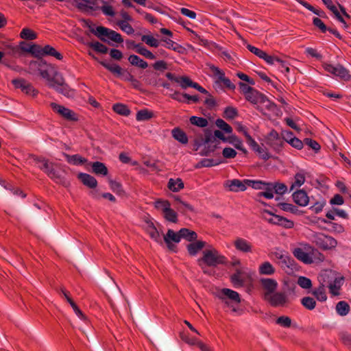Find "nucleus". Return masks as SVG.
Returning <instances> with one entry per match:
<instances>
[{
    "instance_id": "obj_30",
    "label": "nucleus",
    "mask_w": 351,
    "mask_h": 351,
    "mask_svg": "<svg viewBox=\"0 0 351 351\" xmlns=\"http://www.w3.org/2000/svg\"><path fill=\"white\" fill-rule=\"evenodd\" d=\"M243 271L240 269H237L235 272L231 275L230 280L234 287H241L244 285V279L241 277Z\"/></svg>"
},
{
    "instance_id": "obj_28",
    "label": "nucleus",
    "mask_w": 351,
    "mask_h": 351,
    "mask_svg": "<svg viewBox=\"0 0 351 351\" xmlns=\"http://www.w3.org/2000/svg\"><path fill=\"white\" fill-rule=\"evenodd\" d=\"M230 184L228 187L230 191L234 192L244 191L247 189V184L245 183V180L243 181L238 179H233L229 181Z\"/></svg>"
},
{
    "instance_id": "obj_22",
    "label": "nucleus",
    "mask_w": 351,
    "mask_h": 351,
    "mask_svg": "<svg viewBox=\"0 0 351 351\" xmlns=\"http://www.w3.org/2000/svg\"><path fill=\"white\" fill-rule=\"evenodd\" d=\"M234 245L238 251L244 253L252 252V244L243 238H237L234 242Z\"/></svg>"
},
{
    "instance_id": "obj_37",
    "label": "nucleus",
    "mask_w": 351,
    "mask_h": 351,
    "mask_svg": "<svg viewBox=\"0 0 351 351\" xmlns=\"http://www.w3.org/2000/svg\"><path fill=\"white\" fill-rule=\"evenodd\" d=\"M43 52L44 53V56H52L59 60L63 58V56L49 45L44 46V51Z\"/></svg>"
},
{
    "instance_id": "obj_3",
    "label": "nucleus",
    "mask_w": 351,
    "mask_h": 351,
    "mask_svg": "<svg viewBox=\"0 0 351 351\" xmlns=\"http://www.w3.org/2000/svg\"><path fill=\"white\" fill-rule=\"evenodd\" d=\"M101 65H102L105 69L111 72L112 74L116 75L117 77H121L122 80L131 82L135 77L133 75H132L130 72H128L126 69H122L117 64H110L106 61H99Z\"/></svg>"
},
{
    "instance_id": "obj_58",
    "label": "nucleus",
    "mask_w": 351,
    "mask_h": 351,
    "mask_svg": "<svg viewBox=\"0 0 351 351\" xmlns=\"http://www.w3.org/2000/svg\"><path fill=\"white\" fill-rule=\"evenodd\" d=\"M117 25L119 27V28L126 33L128 35H132L134 32V28L132 27L130 24L124 21H119L117 23Z\"/></svg>"
},
{
    "instance_id": "obj_4",
    "label": "nucleus",
    "mask_w": 351,
    "mask_h": 351,
    "mask_svg": "<svg viewBox=\"0 0 351 351\" xmlns=\"http://www.w3.org/2000/svg\"><path fill=\"white\" fill-rule=\"evenodd\" d=\"M313 239L316 245L324 250L335 248L337 245L335 239L322 233L315 234L313 236Z\"/></svg>"
},
{
    "instance_id": "obj_14",
    "label": "nucleus",
    "mask_w": 351,
    "mask_h": 351,
    "mask_svg": "<svg viewBox=\"0 0 351 351\" xmlns=\"http://www.w3.org/2000/svg\"><path fill=\"white\" fill-rule=\"evenodd\" d=\"M112 29L103 26H98L96 29H91V33L95 35L100 40L110 44L108 40L110 38Z\"/></svg>"
},
{
    "instance_id": "obj_26",
    "label": "nucleus",
    "mask_w": 351,
    "mask_h": 351,
    "mask_svg": "<svg viewBox=\"0 0 351 351\" xmlns=\"http://www.w3.org/2000/svg\"><path fill=\"white\" fill-rule=\"evenodd\" d=\"M146 223L147 225V231L150 237L157 243H162V239L160 233L157 228L155 227L154 223L151 220H147Z\"/></svg>"
},
{
    "instance_id": "obj_25",
    "label": "nucleus",
    "mask_w": 351,
    "mask_h": 351,
    "mask_svg": "<svg viewBox=\"0 0 351 351\" xmlns=\"http://www.w3.org/2000/svg\"><path fill=\"white\" fill-rule=\"evenodd\" d=\"M89 165L92 167V172L96 175L105 176L108 173V170L106 165L101 162H90Z\"/></svg>"
},
{
    "instance_id": "obj_10",
    "label": "nucleus",
    "mask_w": 351,
    "mask_h": 351,
    "mask_svg": "<svg viewBox=\"0 0 351 351\" xmlns=\"http://www.w3.org/2000/svg\"><path fill=\"white\" fill-rule=\"evenodd\" d=\"M50 106L55 112L59 114L61 117L68 121H76L78 120L75 113L73 110L53 102L51 103Z\"/></svg>"
},
{
    "instance_id": "obj_36",
    "label": "nucleus",
    "mask_w": 351,
    "mask_h": 351,
    "mask_svg": "<svg viewBox=\"0 0 351 351\" xmlns=\"http://www.w3.org/2000/svg\"><path fill=\"white\" fill-rule=\"evenodd\" d=\"M180 233L182 238L185 239L190 242L195 241L197 239V234L195 231L186 228H181L180 230Z\"/></svg>"
},
{
    "instance_id": "obj_7",
    "label": "nucleus",
    "mask_w": 351,
    "mask_h": 351,
    "mask_svg": "<svg viewBox=\"0 0 351 351\" xmlns=\"http://www.w3.org/2000/svg\"><path fill=\"white\" fill-rule=\"evenodd\" d=\"M101 2L104 4L102 6H87L86 4L82 3H78L77 4V8L80 10L82 11H96V10H101L102 12L106 16H114L115 15V12L113 10L112 6L107 5V3L104 0H100Z\"/></svg>"
},
{
    "instance_id": "obj_20",
    "label": "nucleus",
    "mask_w": 351,
    "mask_h": 351,
    "mask_svg": "<svg viewBox=\"0 0 351 351\" xmlns=\"http://www.w3.org/2000/svg\"><path fill=\"white\" fill-rule=\"evenodd\" d=\"M77 178L82 184L90 189H95L97 186V180L90 174L86 173H79Z\"/></svg>"
},
{
    "instance_id": "obj_33",
    "label": "nucleus",
    "mask_w": 351,
    "mask_h": 351,
    "mask_svg": "<svg viewBox=\"0 0 351 351\" xmlns=\"http://www.w3.org/2000/svg\"><path fill=\"white\" fill-rule=\"evenodd\" d=\"M182 237L180 236V230L178 232H175L173 230H168L165 236H164V241L166 243L173 241L175 243H179Z\"/></svg>"
},
{
    "instance_id": "obj_40",
    "label": "nucleus",
    "mask_w": 351,
    "mask_h": 351,
    "mask_svg": "<svg viewBox=\"0 0 351 351\" xmlns=\"http://www.w3.org/2000/svg\"><path fill=\"white\" fill-rule=\"evenodd\" d=\"M343 278H335L333 282L329 283L330 292L333 295H339V290L341 286Z\"/></svg>"
},
{
    "instance_id": "obj_49",
    "label": "nucleus",
    "mask_w": 351,
    "mask_h": 351,
    "mask_svg": "<svg viewBox=\"0 0 351 351\" xmlns=\"http://www.w3.org/2000/svg\"><path fill=\"white\" fill-rule=\"evenodd\" d=\"M294 182L292 183L290 191H293L295 187H300L305 182V176L303 173L298 172L294 176Z\"/></svg>"
},
{
    "instance_id": "obj_13",
    "label": "nucleus",
    "mask_w": 351,
    "mask_h": 351,
    "mask_svg": "<svg viewBox=\"0 0 351 351\" xmlns=\"http://www.w3.org/2000/svg\"><path fill=\"white\" fill-rule=\"evenodd\" d=\"M260 283L262 288L265 291V296H269L270 294L274 293L278 287V282L275 279L263 278L260 279Z\"/></svg>"
},
{
    "instance_id": "obj_5",
    "label": "nucleus",
    "mask_w": 351,
    "mask_h": 351,
    "mask_svg": "<svg viewBox=\"0 0 351 351\" xmlns=\"http://www.w3.org/2000/svg\"><path fill=\"white\" fill-rule=\"evenodd\" d=\"M323 67L326 71L339 77L342 80L349 81L351 78L350 71L340 64L333 65L324 63Z\"/></svg>"
},
{
    "instance_id": "obj_44",
    "label": "nucleus",
    "mask_w": 351,
    "mask_h": 351,
    "mask_svg": "<svg viewBox=\"0 0 351 351\" xmlns=\"http://www.w3.org/2000/svg\"><path fill=\"white\" fill-rule=\"evenodd\" d=\"M313 295L320 302H324L327 300L324 285L321 284L317 289L313 291Z\"/></svg>"
},
{
    "instance_id": "obj_48",
    "label": "nucleus",
    "mask_w": 351,
    "mask_h": 351,
    "mask_svg": "<svg viewBox=\"0 0 351 351\" xmlns=\"http://www.w3.org/2000/svg\"><path fill=\"white\" fill-rule=\"evenodd\" d=\"M189 121L192 125H194L199 128H206L208 124V122L206 119L196 116L191 117Z\"/></svg>"
},
{
    "instance_id": "obj_31",
    "label": "nucleus",
    "mask_w": 351,
    "mask_h": 351,
    "mask_svg": "<svg viewBox=\"0 0 351 351\" xmlns=\"http://www.w3.org/2000/svg\"><path fill=\"white\" fill-rule=\"evenodd\" d=\"M172 136L178 142L182 144L188 143V137L186 133L179 128H174L172 132Z\"/></svg>"
},
{
    "instance_id": "obj_52",
    "label": "nucleus",
    "mask_w": 351,
    "mask_h": 351,
    "mask_svg": "<svg viewBox=\"0 0 351 351\" xmlns=\"http://www.w3.org/2000/svg\"><path fill=\"white\" fill-rule=\"evenodd\" d=\"M271 188L274 193L282 195L287 191V186L284 183L271 182Z\"/></svg>"
},
{
    "instance_id": "obj_56",
    "label": "nucleus",
    "mask_w": 351,
    "mask_h": 351,
    "mask_svg": "<svg viewBox=\"0 0 351 351\" xmlns=\"http://www.w3.org/2000/svg\"><path fill=\"white\" fill-rule=\"evenodd\" d=\"M238 116V111L236 108L228 106L224 109L223 117L226 119H234Z\"/></svg>"
},
{
    "instance_id": "obj_42",
    "label": "nucleus",
    "mask_w": 351,
    "mask_h": 351,
    "mask_svg": "<svg viewBox=\"0 0 351 351\" xmlns=\"http://www.w3.org/2000/svg\"><path fill=\"white\" fill-rule=\"evenodd\" d=\"M87 45L97 53L106 54L108 51V48L98 41L90 42L88 43Z\"/></svg>"
},
{
    "instance_id": "obj_9",
    "label": "nucleus",
    "mask_w": 351,
    "mask_h": 351,
    "mask_svg": "<svg viewBox=\"0 0 351 351\" xmlns=\"http://www.w3.org/2000/svg\"><path fill=\"white\" fill-rule=\"evenodd\" d=\"M265 300L268 301L274 307L285 306L289 302L287 295L283 292L275 291L270 294L269 296H265Z\"/></svg>"
},
{
    "instance_id": "obj_38",
    "label": "nucleus",
    "mask_w": 351,
    "mask_h": 351,
    "mask_svg": "<svg viewBox=\"0 0 351 351\" xmlns=\"http://www.w3.org/2000/svg\"><path fill=\"white\" fill-rule=\"evenodd\" d=\"M112 110L116 113L125 117L129 116L131 113V110L128 106L121 103L114 104L112 106Z\"/></svg>"
},
{
    "instance_id": "obj_16",
    "label": "nucleus",
    "mask_w": 351,
    "mask_h": 351,
    "mask_svg": "<svg viewBox=\"0 0 351 351\" xmlns=\"http://www.w3.org/2000/svg\"><path fill=\"white\" fill-rule=\"evenodd\" d=\"M55 167H53V169L49 171L47 176L53 180L56 183L61 184L64 187H69L70 186V182L67 180L65 177L62 176Z\"/></svg>"
},
{
    "instance_id": "obj_41",
    "label": "nucleus",
    "mask_w": 351,
    "mask_h": 351,
    "mask_svg": "<svg viewBox=\"0 0 351 351\" xmlns=\"http://www.w3.org/2000/svg\"><path fill=\"white\" fill-rule=\"evenodd\" d=\"M259 273L263 275H272L275 273V268L268 261L264 262L259 266Z\"/></svg>"
},
{
    "instance_id": "obj_45",
    "label": "nucleus",
    "mask_w": 351,
    "mask_h": 351,
    "mask_svg": "<svg viewBox=\"0 0 351 351\" xmlns=\"http://www.w3.org/2000/svg\"><path fill=\"white\" fill-rule=\"evenodd\" d=\"M20 37L24 40H32L37 38V34L32 29L25 27L21 30Z\"/></svg>"
},
{
    "instance_id": "obj_64",
    "label": "nucleus",
    "mask_w": 351,
    "mask_h": 351,
    "mask_svg": "<svg viewBox=\"0 0 351 351\" xmlns=\"http://www.w3.org/2000/svg\"><path fill=\"white\" fill-rule=\"evenodd\" d=\"M298 285L302 289H308L312 287V282L308 278L300 276L298 278Z\"/></svg>"
},
{
    "instance_id": "obj_46",
    "label": "nucleus",
    "mask_w": 351,
    "mask_h": 351,
    "mask_svg": "<svg viewBox=\"0 0 351 351\" xmlns=\"http://www.w3.org/2000/svg\"><path fill=\"white\" fill-rule=\"evenodd\" d=\"M263 189L265 191L257 193V200H258V197H264L268 199H272L274 197V191L271 188V182H268Z\"/></svg>"
},
{
    "instance_id": "obj_55",
    "label": "nucleus",
    "mask_w": 351,
    "mask_h": 351,
    "mask_svg": "<svg viewBox=\"0 0 351 351\" xmlns=\"http://www.w3.org/2000/svg\"><path fill=\"white\" fill-rule=\"evenodd\" d=\"M215 125L226 134H231L233 131L232 128L221 119H217Z\"/></svg>"
},
{
    "instance_id": "obj_50",
    "label": "nucleus",
    "mask_w": 351,
    "mask_h": 351,
    "mask_svg": "<svg viewBox=\"0 0 351 351\" xmlns=\"http://www.w3.org/2000/svg\"><path fill=\"white\" fill-rule=\"evenodd\" d=\"M245 183L247 186H250L254 189H263L268 182L262 180H245Z\"/></svg>"
},
{
    "instance_id": "obj_57",
    "label": "nucleus",
    "mask_w": 351,
    "mask_h": 351,
    "mask_svg": "<svg viewBox=\"0 0 351 351\" xmlns=\"http://www.w3.org/2000/svg\"><path fill=\"white\" fill-rule=\"evenodd\" d=\"M284 265L285 269L287 268L288 269H289V271H286L288 273L299 271L300 269V266L298 265V264L291 256L289 257L286 263Z\"/></svg>"
},
{
    "instance_id": "obj_51",
    "label": "nucleus",
    "mask_w": 351,
    "mask_h": 351,
    "mask_svg": "<svg viewBox=\"0 0 351 351\" xmlns=\"http://www.w3.org/2000/svg\"><path fill=\"white\" fill-rule=\"evenodd\" d=\"M302 305L308 310H313L316 306V301L310 296H306L301 299Z\"/></svg>"
},
{
    "instance_id": "obj_1",
    "label": "nucleus",
    "mask_w": 351,
    "mask_h": 351,
    "mask_svg": "<svg viewBox=\"0 0 351 351\" xmlns=\"http://www.w3.org/2000/svg\"><path fill=\"white\" fill-rule=\"evenodd\" d=\"M40 75L48 82V86L57 93L68 98L74 96V90L65 82L64 77L60 72L54 71L53 75H51L47 70H40Z\"/></svg>"
},
{
    "instance_id": "obj_60",
    "label": "nucleus",
    "mask_w": 351,
    "mask_h": 351,
    "mask_svg": "<svg viewBox=\"0 0 351 351\" xmlns=\"http://www.w3.org/2000/svg\"><path fill=\"white\" fill-rule=\"evenodd\" d=\"M313 25L315 27L318 28L322 33H326L330 28L324 24L320 18L318 17H314L313 19Z\"/></svg>"
},
{
    "instance_id": "obj_47",
    "label": "nucleus",
    "mask_w": 351,
    "mask_h": 351,
    "mask_svg": "<svg viewBox=\"0 0 351 351\" xmlns=\"http://www.w3.org/2000/svg\"><path fill=\"white\" fill-rule=\"evenodd\" d=\"M164 218L171 223H177L178 222V215L177 213L173 210L171 207L169 208H166L165 212L163 213Z\"/></svg>"
},
{
    "instance_id": "obj_53",
    "label": "nucleus",
    "mask_w": 351,
    "mask_h": 351,
    "mask_svg": "<svg viewBox=\"0 0 351 351\" xmlns=\"http://www.w3.org/2000/svg\"><path fill=\"white\" fill-rule=\"evenodd\" d=\"M109 185L111 190L116 194L122 195L125 193L122 184L120 182L112 180H109Z\"/></svg>"
},
{
    "instance_id": "obj_17",
    "label": "nucleus",
    "mask_w": 351,
    "mask_h": 351,
    "mask_svg": "<svg viewBox=\"0 0 351 351\" xmlns=\"http://www.w3.org/2000/svg\"><path fill=\"white\" fill-rule=\"evenodd\" d=\"M292 197L294 202L300 206H306L309 202V197L306 192L303 189L295 191Z\"/></svg>"
},
{
    "instance_id": "obj_11",
    "label": "nucleus",
    "mask_w": 351,
    "mask_h": 351,
    "mask_svg": "<svg viewBox=\"0 0 351 351\" xmlns=\"http://www.w3.org/2000/svg\"><path fill=\"white\" fill-rule=\"evenodd\" d=\"M218 140H221L222 142L226 143L227 136H226L221 130H215L213 134L210 130H205L204 143H217L218 142Z\"/></svg>"
},
{
    "instance_id": "obj_39",
    "label": "nucleus",
    "mask_w": 351,
    "mask_h": 351,
    "mask_svg": "<svg viewBox=\"0 0 351 351\" xmlns=\"http://www.w3.org/2000/svg\"><path fill=\"white\" fill-rule=\"evenodd\" d=\"M324 5L329 9L334 14L335 18L339 22L343 21V18L340 14L339 12L337 10V8L333 4L332 0H322Z\"/></svg>"
},
{
    "instance_id": "obj_43",
    "label": "nucleus",
    "mask_w": 351,
    "mask_h": 351,
    "mask_svg": "<svg viewBox=\"0 0 351 351\" xmlns=\"http://www.w3.org/2000/svg\"><path fill=\"white\" fill-rule=\"evenodd\" d=\"M350 310V305L346 301H340L336 305L337 313L341 316L348 314Z\"/></svg>"
},
{
    "instance_id": "obj_18",
    "label": "nucleus",
    "mask_w": 351,
    "mask_h": 351,
    "mask_svg": "<svg viewBox=\"0 0 351 351\" xmlns=\"http://www.w3.org/2000/svg\"><path fill=\"white\" fill-rule=\"evenodd\" d=\"M223 160L219 154L217 155L216 158H203L195 165L196 169L202 167H211L219 165L223 162Z\"/></svg>"
},
{
    "instance_id": "obj_32",
    "label": "nucleus",
    "mask_w": 351,
    "mask_h": 351,
    "mask_svg": "<svg viewBox=\"0 0 351 351\" xmlns=\"http://www.w3.org/2000/svg\"><path fill=\"white\" fill-rule=\"evenodd\" d=\"M168 188L173 192H178L184 188V182L179 178L176 180L170 178L168 182Z\"/></svg>"
},
{
    "instance_id": "obj_29",
    "label": "nucleus",
    "mask_w": 351,
    "mask_h": 351,
    "mask_svg": "<svg viewBox=\"0 0 351 351\" xmlns=\"http://www.w3.org/2000/svg\"><path fill=\"white\" fill-rule=\"evenodd\" d=\"M129 62L134 66L145 69L147 68L148 63L137 55L132 54L128 57Z\"/></svg>"
},
{
    "instance_id": "obj_63",
    "label": "nucleus",
    "mask_w": 351,
    "mask_h": 351,
    "mask_svg": "<svg viewBox=\"0 0 351 351\" xmlns=\"http://www.w3.org/2000/svg\"><path fill=\"white\" fill-rule=\"evenodd\" d=\"M267 144L277 153H279L284 145L285 143L283 141V139L281 138H278V141H269V143H267Z\"/></svg>"
},
{
    "instance_id": "obj_12",
    "label": "nucleus",
    "mask_w": 351,
    "mask_h": 351,
    "mask_svg": "<svg viewBox=\"0 0 351 351\" xmlns=\"http://www.w3.org/2000/svg\"><path fill=\"white\" fill-rule=\"evenodd\" d=\"M165 76L168 80L179 84L183 89H186L188 87L192 88L194 82L187 76H176L175 74L169 72L167 73Z\"/></svg>"
},
{
    "instance_id": "obj_59",
    "label": "nucleus",
    "mask_w": 351,
    "mask_h": 351,
    "mask_svg": "<svg viewBox=\"0 0 351 351\" xmlns=\"http://www.w3.org/2000/svg\"><path fill=\"white\" fill-rule=\"evenodd\" d=\"M278 207H279L281 210L287 212H290L293 214H296L298 212V208L297 206H294L292 204L280 202L278 204Z\"/></svg>"
},
{
    "instance_id": "obj_34",
    "label": "nucleus",
    "mask_w": 351,
    "mask_h": 351,
    "mask_svg": "<svg viewBox=\"0 0 351 351\" xmlns=\"http://www.w3.org/2000/svg\"><path fill=\"white\" fill-rule=\"evenodd\" d=\"M1 186H3L5 189L10 191L14 195L21 196L23 198L26 197V194L23 191L12 184L8 183L3 180H1Z\"/></svg>"
},
{
    "instance_id": "obj_8",
    "label": "nucleus",
    "mask_w": 351,
    "mask_h": 351,
    "mask_svg": "<svg viewBox=\"0 0 351 351\" xmlns=\"http://www.w3.org/2000/svg\"><path fill=\"white\" fill-rule=\"evenodd\" d=\"M12 83L16 88L21 89L26 95L36 97L38 93V91L34 88L32 84L23 78L14 79Z\"/></svg>"
},
{
    "instance_id": "obj_23",
    "label": "nucleus",
    "mask_w": 351,
    "mask_h": 351,
    "mask_svg": "<svg viewBox=\"0 0 351 351\" xmlns=\"http://www.w3.org/2000/svg\"><path fill=\"white\" fill-rule=\"evenodd\" d=\"M206 245V243L203 241H197L187 245L186 248L189 255L195 256L200 250H202Z\"/></svg>"
},
{
    "instance_id": "obj_15",
    "label": "nucleus",
    "mask_w": 351,
    "mask_h": 351,
    "mask_svg": "<svg viewBox=\"0 0 351 351\" xmlns=\"http://www.w3.org/2000/svg\"><path fill=\"white\" fill-rule=\"evenodd\" d=\"M55 167H53V169L49 171L47 176L53 180L56 183L61 184L64 187H69L70 186V182L67 180L65 177L62 176Z\"/></svg>"
},
{
    "instance_id": "obj_6",
    "label": "nucleus",
    "mask_w": 351,
    "mask_h": 351,
    "mask_svg": "<svg viewBox=\"0 0 351 351\" xmlns=\"http://www.w3.org/2000/svg\"><path fill=\"white\" fill-rule=\"evenodd\" d=\"M219 298L228 306L232 307L234 311L236 309L233 307V304H238L241 302L239 294L237 291L227 288L221 289L219 293Z\"/></svg>"
},
{
    "instance_id": "obj_61",
    "label": "nucleus",
    "mask_w": 351,
    "mask_h": 351,
    "mask_svg": "<svg viewBox=\"0 0 351 351\" xmlns=\"http://www.w3.org/2000/svg\"><path fill=\"white\" fill-rule=\"evenodd\" d=\"M43 51H44V47L37 44H32L30 53L36 58H40L44 56Z\"/></svg>"
},
{
    "instance_id": "obj_62",
    "label": "nucleus",
    "mask_w": 351,
    "mask_h": 351,
    "mask_svg": "<svg viewBox=\"0 0 351 351\" xmlns=\"http://www.w3.org/2000/svg\"><path fill=\"white\" fill-rule=\"evenodd\" d=\"M32 158L34 161L36 162V164L38 165V167L43 171H44L45 167H47V165L49 162V160L48 159H46L45 158L43 157L33 156Z\"/></svg>"
},
{
    "instance_id": "obj_27",
    "label": "nucleus",
    "mask_w": 351,
    "mask_h": 351,
    "mask_svg": "<svg viewBox=\"0 0 351 351\" xmlns=\"http://www.w3.org/2000/svg\"><path fill=\"white\" fill-rule=\"evenodd\" d=\"M66 162L73 165H82L87 162V159L81 156L80 154L69 155L64 154Z\"/></svg>"
},
{
    "instance_id": "obj_19",
    "label": "nucleus",
    "mask_w": 351,
    "mask_h": 351,
    "mask_svg": "<svg viewBox=\"0 0 351 351\" xmlns=\"http://www.w3.org/2000/svg\"><path fill=\"white\" fill-rule=\"evenodd\" d=\"M174 199L176 201L175 208L177 210L182 214H186L187 212H194V208L192 205L183 202L180 197L174 196Z\"/></svg>"
},
{
    "instance_id": "obj_2",
    "label": "nucleus",
    "mask_w": 351,
    "mask_h": 351,
    "mask_svg": "<svg viewBox=\"0 0 351 351\" xmlns=\"http://www.w3.org/2000/svg\"><path fill=\"white\" fill-rule=\"evenodd\" d=\"M203 256L197 260V262L206 264L210 267H217L219 265H226L227 258L219 254L215 248L204 250Z\"/></svg>"
},
{
    "instance_id": "obj_54",
    "label": "nucleus",
    "mask_w": 351,
    "mask_h": 351,
    "mask_svg": "<svg viewBox=\"0 0 351 351\" xmlns=\"http://www.w3.org/2000/svg\"><path fill=\"white\" fill-rule=\"evenodd\" d=\"M141 40L152 47L156 48L160 45V42L152 35H143L141 36Z\"/></svg>"
},
{
    "instance_id": "obj_24",
    "label": "nucleus",
    "mask_w": 351,
    "mask_h": 351,
    "mask_svg": "<svg viewBox=\"0 0 351 351\" xmlns=\"http://www.w3.org/2000/svg\"><path fill=\"white\" fill-rule=\"evenodd\" d=\"M160 41L165 43V44L162 45L163 47L171 49L176 52L183 53L184 51V48L182 45L169 38H162Z\"/></svg>"
},
{
    "instance_id": "obj_21",
    "label": "nucleus",
    "mask_w": 351,
    "mask_h": 351,
    "mask_svg": "<svg viewBox=\"0 0 351 351\" xmlns=\"http://www.w3.org/2000/svg\"><path fill=\"white\" fill-rule=\"evenodd\" d=\"M293 256L299 261L303 262L305 264H311L313 263V258L309 255L308 252H305L301 247H296L293 251Z\"/></svg>"
},
{
    "instance_id": "obj_35",
    "label": "nucleus",
    "mask_w": 351,
    "mask_h": 351,
    "mask_svg": "<svg viewBox=\"0 0 351 351\" xmlns=\"http://www.w3.org/2000/svg\"><path fill=\"white\" fill-rule=\"evenodd\" d=\"M154 117L152 111L149 110L147 108L140 110L137 112L136 115V119L138 121H145L151 119Z\"/></svg>"
}]
</instances>
